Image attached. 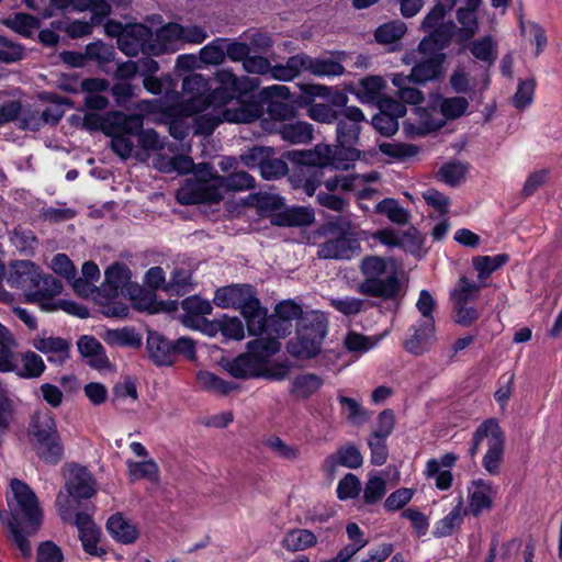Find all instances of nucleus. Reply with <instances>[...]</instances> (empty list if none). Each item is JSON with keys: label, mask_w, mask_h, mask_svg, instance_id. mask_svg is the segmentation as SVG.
I'll list each match as a JSON object with an SVG mask.
<instances>
[{"label": "nucleus", "mask_w": 562, "mask_h": 562, "mask_svg": "<svg viewBox=\"0 0 562 562\" xmlns=\"http://www.w3.org/2000/svg\"><path fill=\"white\" fill-rule=\"evenodd\" d=\"M215 80L218 87L206 94L231 106L236 97L237 76L229 69H221L215 74Z\"/></svg>", "instance_id": "nucleus-31"}, {"label": "nucleus", "mask_w": 562, "mask_h": 562, "mask_svg": "<svg viewBox=\"0 0 562 562\" xmlns=\"http://www.w3.org/2000/svg\"><path fill=\"white\" fill-rule=\"evenodd\" d=\"M27 435L31 443L59 435L57 423L48 409L37 411L33 414L29 424Z\"/></svg>", "instance_id": "nucleus-28"}, {"label": "nucleus", "mask_w": 562, "mask_h": 562, "mask_svg": "<svg viewBox=\"0 0 562 562\" xmlns=\"http://www.w3.org/2000/svg\"><path fill=\"white\" fill-rule=\"evenodd\" d=\"M457 20L462 25V29L459 31L461 40L468 41L473 37L479 29L476 11L459 8Z\"/></svg>", "instance_id": "nucleus-63"}, {"label": "nucleus", "mask_w": 562, "mask_h": 562, "mask_svg": "<svg viewBox=\"0 0 562 562\" xmlns=\"http://www.w3.org/2000/svg\"><path fill=\"white\" fill-rule=\"evenodd\" d=\"M10 488L12 497L8 498V503L13 516V541L23 557H30L32 547L29 538L38 531L43 521V510L36 494L25 482L12 479Z\"/></svg>", "instance_id": "nucleus-4"}, {"label": "nucleus", "mask_w": 562, "mask_h": 562, "mask_svg": "<svg viewBox=\"0 0 562 562\" xmlns=\"http://www.w3.org/2000/svg\"><path fill=\"white\" fill-rule=\"evenodd\" d=\"M382 154L395 158L397 160H405L418 154L419 148L413 144L406 143H382L379 145Z\"/></svg>", "instance_id": "nucleus-60"}, {"label": "nucleus", "mask_w": 562, "mask_h": 562, "mask_svg": "<svg viewBox=\"0 0 562 562\" xmlns=\"http://www.w3.org/2000/svg\"><path fill=\"white\" fill-rule=\"evenodd\" d=\"M32 346L44 353L49 363L57 367L64 366L70 358L71 342L61 337L36 336L32 340Z\"/></svg>", "instance_id": "nucleus-19"}, {"label": "nucleus", "mask_w": 562, "mask_h": 562, "mask_svg": "<svg viewBox=\"0 0 562 562\" xmlns=\"http://www.w3.org/2000/svg\"><path fill=\"white\" fill-rule=\"evenodd\" d=\"M124 117L127 120L134 119L135 126L128 127L127 123L124 124V128L122 127H112L111 131L108 132V136L111 137V149L121 158L127 159L132 156V153L135 147V133L139 131L143 126V117L139 114H125Z\"/></svg>", "instance_id": "nucleus-15"}, {"label": "nucleus", "mask_w": 562, "mask_h": 562, "mask_svg": "<svg viewBox=\"0 0 562 562\" xmlns=\"http://www.w3.org/2000/svg\"><path fill=\"white\" fill-rule=\"evenodd\" d=\"M61 7L72 5L79 11H92V21L94 23L102 22L110 14L111 7L106 0H55Z\"/></svg>", "instance_id": "nucleus-42"}, {"label": "nucleus", "mask_w": 562, "mask_h": 562, "mask_svg": "<svg viewBox=\"0 0 562 562\" xmlns=\"http://www.w3.org/2000/svg\"><path fill=\"white\" fill-rule=\"evenodd\" d=\"M22 369L16 370V374L23 379H36L40 378L45 369L46 364L42 357L34 351H26L21 356Z\"/></svg>", "instance_id": "nucleus-47"}, {"label": "nucleus", "mask_w": 562, "mask_h": 562, "mask_svg": "<svg viewBox=\"0 0 562 562\" xmlns=\"http://www.w3.org/2000/svg\"><path fill=\"white\" fill-rule=\"evenodd\" d=\"M467 510L463 507L462 497L458 504L441 519H439L432 529L435 538H445L451 536L463 524Z\"/></svg>", "instance_id": "nucleus-33"}, {"label": "nucleus", "mask_w": 562, "mask_h": 562, "mask_svg": "<svg viewBox=\"0 0 562 562\" xmlns=\"http://www.w3.org/2000/svg\"><path fill=\"white\" fill-rule=\"evenodd\" d=\"M103 340L114 347L138 348L142 345V337L133 327L108 329Z\"/></svg>", "instance_id": "nucleus-39"}, {"label": "nucleus", "mask_w": 562, "mask_h": 562, "mask_svg": "<svg viewBox=\"0 0 562 562\" xmlns=\"http://www.w3.org/2000/svg\"><path fill=\"white\" fill-rule=\"evenodd\" d=\"M100 291L108 299H115L120 294L135 297L142 288L132 281V271L125 263L114 262L106 268Z\"/></svg>", "instance_id": "nucleus-10"}, {"label": "nucleus", "mask_w": 562, "mask_h": 562, "mask_svg": "<svg viewBox=\"0 0 562 562\" xmlns=\"http://www.w3.org/2000/svg\"><path fill=\"white\" fill-rule=\"evenodd\" d=\"M535 89L536 81L533 78L520 80L517 91L512 99L513 105L518 110L528 108L533 101Z\"/></svg>", "instance_id": "nucleus-59"}, {"label": "nucleus", "mask_w": 562, "mask_h": 562, "mask_svg": "<svg viewBox=\"0 0 562 562\" xmlns=\"http://www.w3.org/2000/svg\"><path fill=\"white\" fill-rule=\"evenodd\" d=\"M495 493L491 482L479 479L472 482L469 488V509L474 517L492 508V496Z\"/></svg>", "instance_id": "nucleus-27"}, {"label": "nucleus", "mask_w": 562, "mask_h": 562, "mask_svg": "<svg viewBox=\"0 0 562 562\" xmlns=\"http://www.w3.org/2000/svg\"><path fill=\"white\" fill-rule=\"evenodd\" d=\"M63 291V283L52 274L42 276L38 271L37 278L34 281V289L26 294V300L31 303H37L43 310L53 311L57 308L56 304L50 301L54 296L60 294Z\"/></svg>", "instance_id": "nucleus-16"}, {"label": "nucleus", "mask_w": 562, "mask_h": 562, "mask_svg": "<svg viewBox=\"0 0 562 562\" xmlns=\"http://www.w3.org/2000/svg\"><path fill=\"white\" fill-rule=\"evenodd\" d=\"M479 292L480 286L475 282L462 277L459 279L454 290L451 292V299L453 303L469 304L476 300Z\"/></svg>", "instance_id": "nucleus-55"}, {"label": "nucleus", "mask_w": 562, "mask_h": 562, "mask_svg": "<svg viewBox=\"0 0 562 562\" xmlns=\"http://www.w3.org/2000/svg\"><path fill=\"white\" fill-rule=\"evenodd\" d=\"M196 178L187 180L177 190V201L182 205L217 203L228 192H240L255 187V178L246 171L220 176L209 164H200L195 169Z\"/></svg>", "instance_id": "nucleus-1"}, {"label": "nucleus", "mask_w": 562, "mask_h": 562, "mask_svg": "<svg viewBox=\"0 0 562 562\" xmlns=\"http://www.w3.org/2000/svg\"><path fill=\"white\" fill-rule=\"evenodd\" d=\"M407 27L402 21H392L380 25L374 33L378 43L393 44L401 40L406 33Z\"/></svg>", "instance_id": "nucleus-51"}, {"label": "nucleus", "mask_w": 562, "mask_h": 562, "mask_svg": "<svg viewBox=\"0 0 562 562\" xmlns=\"http://www.w3.org/2000/svg\"><path fill=\"white\" fill-rule=\"evenodd\" d=\"M470 52L476 59L487 65L494 64L496 59L495 43L491 36H484L472 42L470 45Z\"/></svg>", "instance_id": "nucleus-56"}, {"label": "nucleus", "mask_w": 562, "mask_h": 562, "mask_svg": "<svg viewBox=\"0 0 562 562\" xmlns=\"http://www.w3.org/2000/svg\"><path fill=\"white\" fill-rule=\"evenodd\" d=\"M106 530L115 541L123 544H131L138 537L136 527L126 520L122 514H114L108 519Z\"/></svg>", "instance_id": "nucleus-34"}, {"label": "nucleus", "mask_w": 562, "mask_h": 562, "mask_svg": "<svg viewBox=\"0 0 562 562\" xmlns=\"http://www.w3.org/2000/svg\"><path fill=\"white\" fill-rule=\"evenodd\" d=\"M127 469L132 481L146 479L156 483L159 479V468L153 459L140 462L128 460Z\"/></svg>", "instance_id": "nucleus-46"}, {"label": "nucleus", "mask_w": 562, "mask_h": 562, "mask_svg": "<svg viewBox=\"0 0 562 562\" xmlns=\"http://www.w3.org/2000/svg\"><path fill=\"white\" fill-rule=\"evenodd\" d=\"M151 30L144 24H130L125 34L117 40L119 49L127 56H136L139 52L158 54L159 48L153 41Z\"/></svg>", "instance_id": "nucleus-14"}, {"label": "nucleus", "mask_w": 562, "mask_h": 562, "mask_svg": "<svg viewBox=\"0 0 562 562\" xmlns=\"http://www.w3.org/2000/svg\"><path fill=\"white\" fill-rule=\"evenodd\" d=\"M339 150L330 145L318 144L310 150H290L286 158L295 164L290 180L295 188L312 196L323 183L324 169L331 167L336 170H348L350 159L340 158Z\"/></svg>", "instance_id": "nucleus-3"}, {"label": "nucleus", "mask_w": 562, "mask_h": 562, "mask_svg": "<svg viewBox=\"0 0 562 562\" xmlns=\"http://www.w3.org/2000/svg\"><path fill=\"white\" fill-rule=\"evenodd\" d=\"M5 25L25 37H31L38 29L40 21L29 13H16L5 20Z\"/></svg>", "instance_id": "nucleus-52"}, {"label": "nucleus", "mask_w": 562, "mask_h": 562, "mask_svg": "<svg viewBox=\"0 0 562 562\" xmlns=\"http://www.w3.org/2000/svg\"><path fill=\"white\" fill-rule=\"evenodd\" d=\"M363 464V457L355 445H345L325 458L323 471L333 475L339 465L348 469H358Z\"/></svg>", "instance_id": "nucleus-23"}, {"label": "nucleus", "mask_w": 562, "mask_h": 562, "mask_svg": "<svg viewBox=\"0 0 562 562\" xmlns=\"http://www.w3.org/2000/svg\"><path fill=\"white\" fill-rule=\"evenodd\" d=\"M336 127V137L342 148L350 149L359 140V134L362 123L367 122L366 115L358 106H350L345 110H338Z\"/></svg>", "instance_id": "nucleus-13"}, {"label": "nucleus", "mask_w": 562, "mask_h": 562, "mask_svg": "<svg viewBox=\"0 0 562 562\" xmlns=\"http://www.w3.org/2000/svg\"><path fill=\"white\" fill-rule=\"evenodd\" d=\"M375 212L385 215L392 223L397 225H405L411 218L408 211L402 207L397 200L391 198L380 201L375 206Z\"/></svg>", "instance_id": "nucleus-45"}, {"label": "nucleus", "mask_w": 562, "mask_h": 562, "mask_svg": "<svg viewBox=\"0 0 562 562\" xmlns=\"http://www.w3.org/2000/svg\"><path fill=\"white\" fill-rule=\"evenodd\" d=\"M324 384V380L315 373L296 375L291 383L290 392L296 398L306 400L315 394Z\"/></svg>", "instance_id": "nucleus-38"}, {"label": "nucleus", "mask_w": 562, "mask_h": 562, "mask_svg": "<svg viewBox=\"0 0 562 562\" xmlns=\"http://www.w3.org/2000/svg\"><path fill=\"white\" fill-rule=\"evenodd\" d=\"M181 113L193 117V133L210 136L215 128L224 123H250L260 115L257 104H244L239 99L227 106L212 97L192 98L181 104Z\"/></svg>", "instance_id": "nucleus-2"}, {"label": "nucleus", "mask_w": 562, "mask_h": 562, "mask_svg": "<svg viewBox=\"0 0 562 562\" xmlns=\"http://www.w3.org/2000/svg\"><path fill=\"white\" fill-rule=\"evenodd\" d=\"M303 72L301 53L289 57L285 64L270 65L268 77L279 81H292Z\"/></svg>", "instance_id": "nucleus-40"}, {"label": "nucleus", "mask_w": 562, "mask_h": 562, "mask_svg": "<svg viewBox=\"0 0 562 562\" xmlns=\"http://www.w3.org/2000/svg\"><path fill=\"white\" fill-rule=\"evenodd\" d=\"M457 30L456 24L450 21L430 31L418 44L420 54H440L450 45L451 38Z\"/></svg>", "instance_id": "nucleus-24"}, {"label": "nucleus", "mask_w": 562, "mask_h": 562, "mask_svg": "<svg viewBox=\"0 0 562 562\" xmlns=\"http://www.w3.org/2000/svg\"><path fill=\"white\" fill-rule=\"evenodd\" d=\"M149 358L157 366H171L175 362L172 341L158 333H149L147 337Z\"/></svg>", "instance_id": "nucleus-30"}, {"label": "nucleus", "mask_w": 562, "mask_h": 562, "mask_svg": "<svg viewBox=\"0 0 562 562\" xmlns=\"http://www.w3.org/2000/svg\"><path fill=\"white\" fill-rule=\"evenodd\" d=\"M314 128L307 122L284 123L279 128L281 138L291 144H307L313 139Z\"/></svg>", "instance_id": "nucleus-37"}, {"label": "nucleus", "mask_w": 562, "mask_h": 562, "mask_svg": "<svg viewBox=\"0 0 562 562\" xmlns=\"http://www.w3.org/2000/svg\"><path fill=\"white\" fill-rule=\"evenodd\" d=\"M301 56L303 71L314 77L334 79L346 72L344 61L347 58V53L345 50H334L317 57L301 53Z\"/></svg>", "instance_id": "nucleus-12"}, {"label": "nucleus", "mask_w": 562, "mask_h": 562, "mask_svg": "<svg viewBox=\"0 0 562 562\" xmlns=\"http://www.w3.org/2000/svg\"><path fill=\"white\" fill-rule=\"evenodd\" d=\"M213 302L223 308L240 310L249 335L259 336L266 331L267 311L261 307L254 286L249 284L222 286L215 291Z\"/></svg>", "instance_id": "nucleus-5"}, {"label": "nucleus", "mask_w": 562, "mask_h": 562, "mask_svg": "<svg viewBox=\"0 0 562 562\" xmlns=\"http://www.w3.org/2000/svg\"><path fill=\"white\" fill-rule=\"evenodd\" d=\"M437 108L445 120H457L467 113L469 101L461 95L439 97Z\"/></svg>", "instance_id": "nucleus-44"}, {"label": "nucleus", "mask_w": 562, "mask_h": 562, "mask_svg": "<svg viewBox=\"0 0 562 562\" xmlns=\"http://www.w3.org/2000/svg\"><path fill=\"white\" fill-rule=\"evenodd\" d=\"M361 491L360 480L352 473H347L337 485V497L341 501L356 498Z\"/></svg>", "instance_id": "nucleus-64"}, {"label": "nucleus", "mask_w": 562, "mask_h": 562, "mask_svg": "<svg viewBox=\"0 0 562 562\" xmlns=\"http://www.w3.org/2000/svg\"><path fill=\"white\" fill-rule=\"evenodd\" d=\"M265 446L277 457L286 461H297L301 451L297 446L288 445L278 436H271L265 441Z\"/></svg>", "instance_id": "nucleus-50"}, {"label": "nucleus", "mask_w": 562, "mask_h": 562, "mask_svg": "<svg viewBox=\"0 0 562 562\" xmlns=\"http://www.w3.org/2000/svg\"><path fill=\"white\" fill-rule=\"evenodd\" d=\"M165 291L170 295H183L191 289V273L186 269H175Z\"/></svg>", "instance_id": "nucleus-58"}, {"label": "nucleus", "mask_w": 562, "mask_h": 562, "mask_svg": "<svg viewBox=\"0 0 562 562\" xmlns=\"http://www.w3.org/2000/svg\"><path fill=\"white\" fill-rule=\"evenodd\" d=\"M314 211L306 206L286 207L276 213L271 223L281 227H300L306 226L314 222Z\"/></svg>", "instance_id": "nucleus-29"}, {"label": "nucleus", "mask_w": 562, "mask_h": 562, "mask_svg": "<svg viewBox=\"0 0 562 562\" xmlns=\"http://www.w3.org/2000/svg\"><path fill=\"white\" fill-rule=\"evenodd\" d=\"M31 445L36 456L47 464L56 465L64 457V446L60 435L53 436L45 440L33 441Z\"/></svg>", "instance_id": "nucleus-35"}, {"label": "nucleus", "mask_w": 562, "mask_h": 562, "mask_svg": "<svg viewBox=\"0 0 562 562\" xmlns=\"http://www.w3.org/2000/svg\"><path fill=\"white\" fill-rule=\"evenodd\" d=\"M196 382L202 390L218 395H227L238 387L236 383L225 381L209 371H199L196 374Z\"/></svg>", "instance_id": "nucleus-41"}, {"label": "nucleus", "mask_w": 562, "mask_h": 562, "mask_svg": "<svg viewBox=\"0 0 562 562\" xmlns=\"http://www.w3.org/2000/svg\"><path fill=\"white\" fill-rule=\"evenodd\" d=\"M156 36L164 42L201 44L209 37V34L204 27L199 25H182L170 22L160 27Z\"/></svg>", "instance_id": "nucleus-17"}, {"label": "nucleus", "mask_w": 562, "mask_h": 562, "mask_svg": "<svg viewBox=\"0 0 562 562\" xmlns=\"http://www.w3.org/2000/svg\"><path fill=\"white\" fill-rule=\"evenodd\" d=\"M509 257L507 254H498L495 256H477L472 260L474 269L479 273L480 279L490 277L494 271L507 263Z\"/></svg>", "instance_id": "nucleus-48"}, {"label": "nucleus", "mask_w": 562, "mask_h": 562, "mask_svg": "<svg viewBox=\"0 0 562 562\" xmlns=\"http://www.w3.org/2000/svg\"><path fill=\"white\" fill-rule=\"evenodd\" d=\"M38 271V268L32 261H15L10 267L9 274L7 276V283L11 288L24 291L26 295L32 289H34V281L37 278Z\"/></svg>", "instance_id": "nucleus-25"}, {"label": "nucleus", "mask_w": 562, "mask_h": 562, "mask_svg": "<svg viewBox=\"0 0 562 562\" xmlns=\"http://www.w3.org/2000/svg\"><path fill=\"white\" fill-rule=\"evenodd\" d=\"M317 543L316 535L302 528H294L285 532L281 544L289 552L304 551Z\"/></svg>", "instance_id": "nucleus-36"}, {"label": "nucleus", "mask_w": 562, "mask_h": 562, "mask_svg": "<svg viewBox=\"0 0 562 562\" xmlns=\"http://www.w3.org/2000/svg\"><path fill=\"white\" fill-rule=\"evenodd\" d=\"M435 337V321L419 319L408 329V336L404 341V348L407 352L419 356L423 355Z\"/></svg>", "instance_id": "nucleus-22"}, {"label": "nucleus", "mask_w": 562, "mask_h": 562, "mask_svg": "<svg viewBox=\"0 0 562 562\" xmlns=\"http://www.w3.org/2000/svg\"><path fill=\"white\" fill-rule=\"evenodd\" d=\"M468 166L460 161L442 165L438 171L441 180L451 187H456L465 178Z\"/></svg>", "instance_id": "nucleus-61"}, {"label": "nucleus", "mask_w": 562, "mask_h": 562, "mask_svg": "<svg viewBox=\"0 0 562 562\" xmlns=\"http://www.w3.org/2000/svg\"><path fill=\"white\" fill-rule=\"evenodd\" d=\"M227 38L217 37L203 46L200 59L206 65H220L225 60V43Z\"/></svg>", "instance_id": "nucleus-54"}, {"label": "nucleus", "mask_w": 562, "mask_h": 562, "mask_svg": "<svg viewBox=\"0 0 562 562\" xmlns=\"http://www.w3.org/2000/svg\"><path fill=\"white\" fill-rule=\"evenodd\" d=\"M65 488L75 499L91 498L97 492L95 480L92 474L79 464L69 467V477L66 481Z\"/></svg>", "instance_id": "nucleus-21"}, {"label": "nucleus", "mask_w": 562, "mask_h": 562, "mask_svg": "<svg viewBox=\"0 0 562 562\" xmlns=\"http://www.w3.org/2000/svg\"><path fill=\"white\" fill-rule=\"evenodd\" d=\"M184 311L182 315V324L187 327H199V323L203 322V316L212 312V305L209 301L199 296H189L181 302Z\"/></svg>", "instance_id": "nucleus-32"}, {"label": "nucleus", "mask_w": 562, "mask_h": 562, "mask_svg": "<svg viewBox=\"0 0 562 562\" xmlns=\"http://www.w3.org/2000/svg\"><path fill=\"white\" fill-rule=\"evenodd\" d=\"M425 475L435 479V485L440 491H447L451 487L453 475L449 470H440V463L437 459H429L426 463Z\"/></svg>", "instance_id": "nucleus-57"}, {"label": "nucleus", "mask_w": 562, "mask_h": 562, "mask_svg": "<svg viewBox=\"0 0 562 562\" xmlns=\"http://www.w3.org/2000/svg\"><path fill=\"white\" fill-rule=\"evenodd\" d=\"M305 315L301 305L292 300L278 303L274 308V315L267 317L266 329L271 327L279 337L290 333L291 321L299 319Z\"/></svg>", "instance_id": "nucleus-20"}, {"label": "nucleus", "mask_w": 562, "mask_h": 562, "mask_svg": "<svg viewBox=\"0 0 562 562\" xmlns=\"http://www.w3.org/2000/svg\"><path fill=\"white\" fill-rule=\"evenodd\" d=\"M383 336L370 337L357 331H349L345 337L344 344L350 352L364 353L374 348Z\"/></svg>", "instance_id": "nucleus-53"}, {"label": "nucleus", "mask_w": 562, "mask_h": 562, "mask_svg": "<svg viewBox=\"0 0 562 562\" xmlns=\"http://www.w3.org/2000/svg\"><path fill=\"white\" fill-rule=\"evenodd\" d=\"M338 401L344 411L347 412L346 417L352 425L359 426L367 422V411L361 406V404L358 401L344 395H339Z\"/></svg>", "instance_id": "nucleus-62"}, {"label": "nucleus", "mask_w": 562, "mask_h": 562, "mask_svg": "<svg viewBox=\"0 0 562 562\" xmlns=\"http://www.w3.org/2000/svg\"><path fill=\"white\" fill-rule=\"evenodd\" d=\"M276 338H257L247 344V352L227 362L226 371L235 379H249L262 375L267 360L280 350Z\"/></svg>", "instance_id": "nucleus-8"}, {"label": "nucleus", "mask_w": 562, "mask_h": 562, "mask_svg": "<svg viewBox=\"0 0 562 562\" xmlns=\"http://www.w3.org/2000/svg\"><path fill=\"white\" fill-rule=\"evenodd\" d=\"M360 272L363 279L357 285V292L383 301H398L402 281L396 271H387L385 259L378 256H367L361 260Z\"/></svg>", "instance_id": "nucleus-6"}, {"label": "nucleus", "mask_w": 562, "mask_h": 562, "mask_svg": "<svg viewBox=\"0 0 562 562\" xmlns=\"http://www.w3.org/2000/svg\"><path fill=\"white\" fill-rule=\"evenodd\" d=\"M485 443L486 452L482 459V467L491 475H498L505 454V434L495 418H488L475 429L468 450L473 460L481 446Z\"/></svg>", "instance_id": "nucleus-7"}, {"label": "nucleus", "mask_w": 562, "mask_h": 562, "mask_svg": "<svg viewBox=\"0 0 562 562\" xmlns=\"http://www.w3.org/2000/svg\"><path fill=\"white\" fill-rule=\"evenodd\" d=\"M403 61L406 65L414 64L412 68L413 82L424 85L442 76L446 54H420L417 48L405 54Z\"/></svg>", "instance_id": "nucleus-11"}, {"label": "nucleus", "mask_w": 562, "mask_h": 562, "mask_svg": "<svg viewBox=\"0 0 562 562\" xmlns=\"http://www.w3.org/2000/svg\"><path fill=\"white\" fill-rule=\"evenodd\" d=\"M385 87V81L379 76H368L360 81V87L357 97L363 102L378 101L382 90Z\"/></svg>", "instance_id": "nucleus-49"}, {"label": "nucleus", "mask_w": 562, "mask_h": 562, "mask_svg": "<svg viewBox=\"0 0 562 562\" xmlns=\"http://www.w3.org/2000/svg\"><path fill=\"white\" fill-rule=\"evenodd\" d=\"M329 305L346 317H356L364 313L369 307L367 300L348 295L330 297Z\"/></svg>", "instance_id": "nucleus-43"}, {"label": "nucleus", "mask_w": 562, "mask_h": 562, "mask_svg": "<svg viewBox=\"0 0 562 562\" xmlns=\"http://www.w3.org/2000/svg\"><path fill=\"white\" fill-rule=\"evenodd\" d=\"M360 250L361 246L357 239L339 235L321 243L317 256L321 259L350 260Z\"/></svg>", "instance_id": "nucleus-18"}, {"label": "nucleus", "mask_w": 562, "mask_h": 562, "mask_svg": "<svg viewBox=\"0 0 562 562\" xmlns=\"http://www.w3.org/2000/svg\"><path fill=\"white\" fill-rule=\"evenodd\" d=\"M135 120H127L124 113L120 111L109 112L105 115H100L95 112H88L83 116V127L88 131H102L105 135L112 127H122L127 123L128 127L135 126Z\"/></svg>", "instance_id": "nucleus-26"}, {"label": "nucleus", "mask_w": 562, "mask_h": 562, "mask_svg": "<svg viewBox=\"0 0 562 562\" xmlns=\"http://www.w3.org/2000/svg\"><path fill=\"white\" fill-rule=\"evenodd\" d=\"M326 334L324 315L316 311L306 312L297 324L296 336L289 340L286 349L295 358L311 359L321 352Z\"/></svg>", "instance_id": "nucleus-9"}]
</instances>
